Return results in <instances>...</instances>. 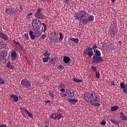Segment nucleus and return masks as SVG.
Here are the masks:
<instances>
[{"mask_svg":"<svg viewBox=\"0 0 127 127\" xmlns=\"http://www.w3.org/2000/svg\"><path fill=\"white\" fill-rule=\"evenodd\" d=\"M85 10L78 11L77 13L74 14L75 19L78 20H82L84 24L88 23L89 22H92L94 20V16L90 15Z\"/></svg>","mask_w":127,"mask_h":127,"instance_id":"nucleus-1","label":"nucleus"},{"mask_svg":"<svg viewBox=\"0 0 127 127\" xmlns=\"http://www.w3.org/2000/svg\"><path fill=\"white\" fill-rule=\"evenodd\" d=\"M84 100L87 103H91L92 106H95V107H100L101 104H100V101L98 96H96V93L90 92H87L86 94L84 95Z\"/></svg>","mask_w":127,"mask_h":127,"instance_id":"nucleus-2","label":"nucleus"},{"mask_svg":"<svg viewBox=\"0 0 127 127\" xmlns=\"http://www.w3.org/2000/svg\"><path fill=\"white\" fill-rule=\"evenodd\" d=\"M32 25L33 28H36V29H40V28L42 26V24L40 20L34 19L32 22Z\"/></svg>","mask_w":127,"mask_h":127,"instance_id":"nucleus-3","label":"nucleus"},{"mask_svg":"<svg viewBox=\"0 0 127 127\" xmlns=\"http://www.w3.org/2000/svg\"><path fill=\"white\" fill-rule=\"evenodd\" d=\"M83 55L85 56H88L89 58H91L92 56L94 55V52H93V47L92 48L90 47H87L84 51H83Z\"/></svg>","mask_w":127,"mask_h":127,"instance_id":"nucleus-4","label":"nucleus"},{"mask_svg":"<svg viewBox=\"0 0 127 127\" xmlns=\"http://www.w3.org/2000/svg\"><path fill=\"white\" fill-rule=\"evenodd\" d=\"M42 11V8H39L37 9L36 13H35L34 15L36 18H38L39 19H45V15L43 13H41Z\"/></svg>","mask_w":127,"mask_h":127,"instance_id":"nucleus-5","label":"nucleus"},{"mask_svg":"<svg viewBox=\"0 0 127 127\" xmlns=\"http://www.w3.org/2000/svg\"><path fill=\"white\" fill-rule=\"evenodd\" d=\"M21 85L24 89L31 88V83L26 79H22L21 81Z\"/></svg>","mask_w":127,"mask_h":127,"instance_id":"nucleus-6","label":"nucleus"},{"mask_svg":"<svg viewBox=\"0 0 127 127\" xmlns=\"http://www.w3.org/2000/svg\"><path fill=\"white\" fill-rule=\"evenodd\" d=\"M103 61V59L100 56H93L92 59V63H96V64H99Z\"/></svg>","mask_w":127,"mask_h":127,"instance_id":"nucleus-7","label":"nucleus"},{"mask_svg":"<svg viewBox=\"0 0 127 127\" xmlns=\"http://www.w3.org/2000/svg\"><path fill=\"white\" fill-rule=\"evenodd\" d=\"M97 48H98V46H97V45H93V46H92V49H93V52L95 54L93 56H101V52L100 51V50L97 49Z\"/></svg>","mask_w":127,"mask_h":127,"instance_id":"nucleus-8","label":"nucleus"},{"mask_svg":"<svg viewBox=\"0 0 127 127\" xmlns=\"http://www.w3.org/2000/svg\"><path fill=\"white\" fill-rule=\"evenodd\" d=\"M5 12L7 14H15L16 12H17V10H16L14 8H11L10 9L6 8Z\"/></svg>","mask_w":127,"mask_h":127,"instance_id":"nucleus-9","label":"nucleus"},{"mask_svg":"<svg viewBox=\"0 0 127 127\" xmlns=\"http://www.w3.org/2000/svg\"><path fill=\"white\" fill-rule=\"evenodd\" d=\"M57 33L56 32H52L51 35V38L53 40V41H55L56 42H57L58 40L59 39V37L57 36Z\"/></svg>","mask_w":127,"mask_h":127,"instance_id":"nucleus-10","label":"nucleus"},{"mask_svg":"<svg viewBox=\"0 0 127 127\" xmlns=\"http://www.w3.org/2000/svg\"><path fill=\"white\" fill-rule=\"evenodd\" d=\"M7 56V52L6 51H4L2 52H0V60H4Z\"/></svg>","mask_w":127,"mask_h":127,"instance_id":"nucleus-11","label":"nucleus"},{"mask_svg":"<svg viewBox=\"0 0 127 127\" xmlns=\"http://www.w3.org/2000/svg\"><path fill=\"white\" fill-rule=\"evenodd\" d=\"M64 96L66 99H69V98H73L74 97V94H72V92L70 90H68L65 92Z\"/></svg>","mask_w":127,"mask_h":127,"instance_id":"nucleus-12","label":"nucleus"},{"mask_svg":"<svg viewBox=\"0 0 127 127\" xmlns=\"http://www.w3.org/2000/svg\"><path fill=\"white\" fill-rule=\"evenodd\" d=\"M120 87L123 90V93L127 94V84H125V83L122 82L120 83Z\"/></svg>","mask_w":127,"mask_h":127,"instance_id":"nucleus-13","label":"nucleus"},{"mask_svg":"<svg viewBox=\"0 0 127 127\" xmlns=\"http://www.w3.org/2000/svg\"><path fill=\"white\" fill-rule=\"evenodd\" d=\"M9 98H10V100H11V99H13L15 103H17V102H18V96L15 95V94L10 95Z\"/></svg>","mask_w":127,"mask_h":127,"instance_id":"nucleus-14","label":"nucleus"},{"mask_svg":"<svg viewBox=\"0 0 127 127\" xmlns=\"http://www.w3.org/2000/svg\"><path fill=\"white\" fill-rule=\"evenodd\" d=\"M17 56V54H16V52L15 51H12L11 53V57L12 60L13 61L15 60V59H16Z\"/></svg>","mask_w":127,"mask_h":127,"instance_id":"nucleus-15","label":"nucleus"},{"mask_svg":"<svg viewBox=\"0 0 127 127\" xmlns=\"http://www.w3.org/2000/svg\"><path fill=\"white\" fill-rule=\"evenodd\" d=\"M0 37L2 39H3L4 40H8V38L7 37V36L3 34L2 32L0 31Z\"/></svg>","mask_w":127,"mask_h":127,"instance_id":"nucleus-16","label":"nucleus"},{"mask_svg":"<svg viewBox=\"0 0 127 127\" xmlns=\"http://www.w3.org/2000/svg\"><path fill=\"white\" fill-rule=\"evenodd\" d=\"M121 119L123 121H127V117L125 115L124 112L120 113Z\"/></svg>","mask_w":127,"mask_h":127,"instance_id":"nucleus-17","label":"nucleus"},{"mask_svg":"<svg viewBox=\"0 0 127 127\" xmlns=\"http://www.w3.org/2000/svg\"><path fill=\"white\" fill-rule=\"evenodd\" d=\"M70 60L71 59H70V58H69V57H66V56L64 57V62L65 64L69 63Z\"/></svg>","mask_w":127,"mask_h":127,"instance_id":"nucleus-18","label":"nucleus"},{"mask_svg":"<svg viewBox=\"0 0 127 127\" xmlns=\"http://www.w3.org/2000/svg\"><path fill=\"white\" fill-rule=\"evenodd\" d=\"M69 40H70V41H73V42H74V43H75V44H77L79 41V38H69Z\"/></svg>","mask_w":127,"mask_h":127,"instance_id":"nucleus-19","label":"nucleus"},{"mask_svg":"<svg viewBox=\"0 0 127 127\" xmlns=\"http://www.w3.org/2000/svg\"><path fill=\"white\" fill-rule=\"evenodd\" d=\"M11 63L10 61H8L6 64V66L7 68H10V69H14V66L13 65L10 64Z\"/></svg>","mask_w":127,"mask_h":127,"instance_id":"nucleus-20","label":"nucleus"},{"mask_svg":"<svg viewBox=\"0 0 127 127\" xmlns=\"http://www.w3.org/2000/svg\"><path fill=\"white\" fill-rule=\"evenodd\" d=\"M68 102H69V103H71V104H72V105H74V104H76V103H78V100L73 99H68Z\"/></svg>","mask_w":127,"mask_h":127,"instance_id":"nucleus-21","label":"nucleus"},{"mask_svg":"<svg viewBox=\"0 0 127 127\" xmlns=\"http://www.w3.org/2000/svg\"><path fill=\"white\" fill-rule=\"evenodd\" d=\"M30 36H31V39H35V35H34V33L32 31L30 30L29 33Z\"/></svg>","mask_w":127,"mask_h":127,"instance_id":"nucleus-22","label":"nucleus"},{"mask_svg":"<svg viewBox=\"0 0 127 127\" xmlns=\"http://www.w3.org/2000/svg\"><path fill=\"white\" fill-rule=\"evenodd\" d=\"M117 110H119V107L118 106H114L111 108V110L112 111V112H115Z\"/></svg>","mask_w":127,"mask_h":127,"instance_id":"nucleus-23","label":"nucleus"},{"mask_svg":"<svg viewBox=\"0 0 127 127\" xmlns=\"http://www.w3.org/2000/svg\"><path fill=\"white\" fill-rule=\"evenodd\" d=\"M56 113H53L50 116V119H52L53 120H55V121H56Z\"/></svg>","mask_w":127,"mask_h":127,"instance_id":"nucleus-24","label":"nucleus"},{"mask_svg":"<svg viewBox=\"0 0 127 127\" xmlns=\"http://www.w3.org/2000/svg\"><path fill=\"white\" fill-rule=\"evenodd\" d=\"M44 57H50V53L48 52V51H46L44 53Z\"/></svg>","mask_w":127,"mask_h":127,"instance_id":"nucleus-25","label":"nucleus"},{"mask_svg":"<svg viewBox=\"0 0 127 127\" xmlns=\"http://www.w3.org/2000/svg\"><path fill=\"white\" fill-rule=\"evenodd\" d=\"M73 82H76V83H82L83 80L78 79V78H73Z\"/></svg>","mask_w":127,"mask_h":127,"instance_id":"nucleus-26","label":"nucleus"},{"mask_svg":"<svg viewBox=\"0 0 127 127\" xmlns=\"http://www.w3.org/2000/svg\"><path fill=\"white\" fill-rule=\"evenodd\" d=\"M2 48H5V45L3 42H0V50L2 49Z\"/></svg>","mask_w":127,"mask_h":127,"instance_id":"nucleus-27","label":"nucleus"},{"mask_svg":"<svg viewBox=\"0 0 127 127\" xmlns=\"http://www.w3.org/2000/svg\"><path fill=\"white\" fill-rule=\"evenodd\" d=\"M42 25L44 28L43 30V32H45V31H46L47 30V25H46L45 23H42Z\"/></svg>","mask_w":127,"mask_h":127,"instance_id":"nucleus-28","label":"nucleus"},{"mask_svg":"<svg viewBox=\"0 0 127 127\" xmlns=\"http://www.w3.org/2000/svg\"><path fill=\"white\" fill-rule=\"evenodd\" d=\"M49 59H50V57H47L45 58H44L43 59V62L45 63L46 62H47V61H48V60H49Z\"/></svg>","mask_w":127,"mask_h":127,"instance_id":"nucleus-29","label":"nucleus"},{"mask_svg":"<svg viewBox=\"0 0 127 127\" xmlns=\"http://www.w3.org/2000/svg\"><path fill=\"white\" fill-rule=\"evenodd\" d=\"M62 117H63L62 114H60L58 116H56V121H59V120H60V119H61V118H62Z\"/></svg>","mask_w":127,"mask_h":127,"instance_id":"nucleus-30","label":"nucleus"},{"mask_svg":"<svg viewBox=\"0 0 127 127\" xmlns=\"http://www.w3.org/2000/svg\"><path fill=\"white\" fill-rule=\"evenodd\" d=\"M59 88H65V84L63 83H60L59 85Z\"/></svg>","mask_w":127,"mask_h":127,"instance_id":"nucleus-31","label":"nucleus"},{"mask_svg":"<svg viewBox=\"0 0 127 127\" xmlns=\"http://www.w3.org/2000/svg\"><path fill=\"white\" fill-rule=\"evenodd\" d=\"M91 70H92L93 71H94V72H97L98 71V69H97V67L95 66H92L91 67Z\"/></svg>","mask_w":127,"mask_h":127,"instance_id":"nucleus-32","label":"nucleus"},{"mask_svg":"<svg viewBox=\"0 0 127 127\" xmlns=\"http://www.w3.org/2000/svg\"><path fill=\"white\" fill-rule=\"evenodd\" d=\"M48 93L51 98H55L54 94H53V93L51 92V91H49Z\"/></svg>","mask_w":127,"mask_h":127,"instance_id":"nucleus-33","label":"nucleus"},{"mask_svg":"<svg viewBox=\"0 0 127 127\" xmlns=\"http://www.w3.org/2000/svg\"><path fill=\"white\" fill-rule=\"evenodd\" d=\"M4 83H5V81L3 80V79L1 78V77H0V85H3Z\"/></svg>","mask_w":127,"mask_h":127,"instance_id":"nucleus-34","label":"nucleus"},{"mask_svg":"<svg viewBox=\"0 0 127 127\" xmlns=\"http://www.w3.org/2000/svg\"><path fill=\"white\" fill-rule=\"evenodd\" d=\"M24 36L26 40H28L29 39V37H28V34L27 33L24 34Z\"/></svg>","mask_w":127,"mask_h":127,"instance_id":"nucleus-35","label":"nucleus"},{"mask_svg":"<svg viewBox=\"0 0 127 127\" xmlns=\"http://www.w3.org/2000/svg\"><path fill=\"white\" fill-rule=\"evenodd\" d=\"M60 35V38H59V40L61 41H62L63 40V34H62L61 33H59Z\"/></svg>","mask_w":127,"mask_h":127,"instance_id":"nucleus-36","label":"nucleus"},{"mask_svg":"<svg viewBox=\"0 0 127 127\" xmlns=\"http://www.w3.org/2000/svg\"><path fill=\"white\" fill-rule=\"evenodd\" d=\"M95 73H96V78H97V79L100 78V72L97 71L95 72Z\"/></svg>","mask_w":127,"mask_h":127,"instance_id":"nucleus-37","label":"nucleus"},{"mask_svg":"<svg viewBox=\"0 0 127 127\" xmlns=\"http://www.w3.org/2000/svg\"><path fill=\"white\" fill-rule=\"evenodd\" d=\"M46 37H47L46 34H44L41 35V39H45Z\"/></svg>","mask_w":127,"mask_h":127,"instance_id":"nucleus-38","label":"nucleus"},{"mask_svg":"<svg viewBox=\"0 0 127 127\" xmlns=\"http://www.w3.org/2000/svg\"><path fill=\"white\" fill-rule=\"evenodd\" d=\"M19 6L21 11H22V10H23V7L22 6V4L21 3H20Z\"/></svg>","mask_w":127,"mask_h":127,"instance_id":"nucleus-39","label":"nucleus"},{"mask_svg":"<svg viewBox=\"0 0 127 127\" xmlns=\"http://www.w3.org/2000/svg\"><path fill=\"white\" fill-rule=\"evenodd\" d=\"M58 69H59V70H61V69H64V66L62 65H60L59 66H58Z\"/></svg>","mask_w":127,"mask_h":127,"instance_id":"nucleus-40","label":"nucleus"},{"mask_svg":"<svg viewBox=\"0 0 127 127\" xmlns=\"http://www.w3.org/2000/svg\"><path fill=\"white\" fill-rule=\"evenodd\" d=\"M13 42L14 43V44L16 45H18V46L20 44L19 43V42L15 41V40H13Z\"/></svg>","mask_w":127,"mask_h":127,"instance_id":"nucleus-41","label":"nucleus"},{"mask_svg":"<svg viewBox=\"0 0 127 127\" xmlns=\"http://www.w3.org/2000/svg\"><path fill=\"white\" fill-rule=\"evenodd\" d=\"M21 110H23V111H24V112H25V113H26L27 114H28L29 113V112H28V110L24 108H21Z\"/></svg>","mask_w":127,"mask_h":127,"instance_id":"nucleus-42","label":"nucleus"},{"mask_svg":"<svg viewBox=\"0 0 127 127\" xmlns=\"http://www.w3.org/2000/svg\"><path fill=\"white\" fill-rule=\"evenodd\" d=\"M100 124L103 126H104V125H106V121H105V120H103V121L101 122Z\"/></svg>","mask_w":127,"mask_h":127,"instance_id":"nucleus-43","label":"nucleus"},{"mask_svg":"<svg viewBox=\"0 0 127 127\" xmlns=\"http://www.w3.org/2000/svg\"><path fill=\"white\" fill-rule=\"evenodd\" d=\"M49 63H51V64H53V63H54V60H53V59L50 60Z\"/></svg>","mask_w":127,"mask_h":127,"instance_id":"nucleus-44","label":"nucleus"},{"mask_svg":"<svg viewBox=\"0 0 127 127\" xmlns=\"http://www.w3.org/2000/svg\"><path fill=\"white\" fill-rule=\"evenodd\" d=\"M28 117H29L30 118H32L33 117L32 114H31V113H30V112L28 113Z\"/></svg>","mask_w":127,"mask_h":127,"instance_id":"nucleus-45","label":"nucleus"},{"mask_svg":"<svg viewBox=\"0 0 127 127\" xmlns=\"http://www.w3.org/2000/svg\"><path fill=\"white\" fill-rule=\"evenodd\" d=\"M111 123H112L113 124H118V123H117V122H116L115 121L113 120H111Z\"/></svg>","mask_w":127,"mask_h":127,"instance_id":"nucleus-46","label":"nucleus"},{"mask_svg":"<svg viewBox=\"0 0 127 127\" xmlns=\"http://www.w3.org/2000/svg\"><path fill=\"white\" fill-rule=\"evenodd\" d=\"M18 46L21 50H22V51L24 50L23 47H22V46L20 45V44Z\"/></svg>","mask_w":127,"mask_h":127,"instance_id":"nucleus-47","label":"nucleus"},{"mask_svg":"<svg viewBox=\"0 0 127 127\" xmlns=\"http://www.w3.org/2000/svg\"><path fill=\"white\" fill-rule=\"evenodd\" d=\"M0 127H6V125L1 124L0 125Z\"/></svg>","mask_w":127,"mask_h":127,"instance_id":"nucleus-48","label":"nucleus"},{"mask_svg":"<svg viewBox=\"0 0 127 127\" xmlns=\"http://www.w3.org/2000/svg\"><path fill=\"white\" fill-rule=\"evenodd\" d=\"M111 85H112L113 86H116V84L113 82V81H111Z\"/></svg>","mask_w":127,"mask_h":127,"instance_id":"nucleus-49","label":"nucleus"},{"mask_svg":"<svg viewBox=\"0 0 127 127\" xmlns=\"http://www.w3.org/2000/svg\"><path fill=\"white\" fill-rule=\"evenodd\" d=\"M61 92H62L63 93H64V92H65V89L64 88H62L60 90Z\"/></svg>","mask_w":127,"mask_h":127,"instance_id":"nucleus-50","label":"nucleus"},{"mask_svg":"<svg viewBox=\"0 0 127 127\" xmlns=\"http://www.w3.org/2000/svg\"><path fill=\"white\" fill-rule=\"evenodd\" d=\"M32 15V13H30L28 14V16H31Z\"/></svg>","mask_w":127,"mask_h":127,"instance_id":"nucleus-51","label":"nucleus"},{"mask_svg":"<svg viewBox=\"0 0 127 127\" xmlns=\"http://www.w3.org/2000/svg\"><path fill=\"white\" fill-rule=\"evenodd\" d=\"M45 103H47V104L50 103V100H47L46 101H45Z\"/></svg>","mask_w":127,"mask_h":127,"instance_id":"nucleus-52","label":"nucleus"},{"mask_svg":"<svg viewBox=\"0 0 127 127\" xmlns=\"http://www.w3.org/2000/svg\"><path fill=\"white\" fill-rule=\"evenodd\" d=\"M118 42L119 44H123V42H122V41H119Z\"/></svg>","mask_w":127,"mask_h":127,"instance_id":"nucleus-53","label":"nucleus"},{"mask_svg":"<svg viewBox=\"0 0 127 127\" xmlns=\"http://www.w3.org/2000/svg\"><path fill=\"white\" fill-rule=\"evenodd\" d=\"M115 0H111L112 3H114V2H115Z\"/></svg>","mask_w":127,"mask_h":127,"instance_id":"nucleus-54","label":"nucleus"},{"mask_svg":"<svg viewBox=\"0 0 127 127\" xmlns=\"http://www.w3.org/2000/svg\"><path fill=\"white\" fill-rule=\"evenodd\" d=\"M41 1V2H43V0H40Z\"/></svg>","mask_w":127,"mask_h":127,"instance_id":"nucleus-55","label":"nucleus"},{"mask_svg":"<svg viewBox=\"0 0 127 127\" xmlns=\"http://www.w3.org/2000/svg\"><path fill=\"white\" fill-rule=\"evenodd\" d=\"M43 0V1H44V2L45 1V0Z\"/></svg>","mask_w":127,"mask_h":127,"instance_id":"nucleus-56","label":"nucleus"},{"mask_svg":"<svg viewBox=\"0 0 127 127\" xmlns=\"http://www.w3.org/2000/svg\"><path fill=\"white\" fill-rule=\"evenodd\" d=\"M45 127H49L48 126H46Z\"/></svg>","mask_w":127,"mask_h":127,"instance_id":"nucleus-57","label":"nucleus"}]
</instances>
